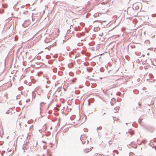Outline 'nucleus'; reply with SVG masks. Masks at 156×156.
<instances>
[{
  "label": "nucleus",
  "mask_w": 156,
  "mask_h": 156,
  "mask_svg": "<svg viewBox=\"0 0 156 156\" xmlns=\"http://www.w3.org/2000/svg\"><path fill=\"white\" fill-rule=\"evenodd\" d=\"M48 97V98H49V97H48H48Z\"/></svg>",
  "instance_id": "nucleus-44"
},
{
  "label": "nucleus",
  "mask_w": 156,
  "mask_h": 156,
  "mask_svg": "<svg viewBox=\"0 0 156 156\" xmlns=\"http://www.w3.org/2000/svg\"><path fill=\"white\" fill-rule=\"evenodd\" d=\"M44 102H41V103H40V110H41V104H44Z\"/></svg>",
  "instance_id": "nucleus-22"
},
{
  "label": "nucleus",
  "mask_w": 156,
  "mask_h": 156,
  "mask_svg": "<svg viewBox=\"0 0 156 156\" xmlns=\"http://www.w3.org/2000/svg\"><path fill=\"white\" fill-rule=\"evenodd\" d=\"M49 56V55H46V58H48V57Z\"/></svg>",
  "instance_id": "nucleus-31"
},
{
  "label": "nucleus",
  "mask_w": 156,
  "mask_h": 156,
  "mask_svg": "<svg viewBox=\"0 0 156 156\" xmlns=\"http://www.w3.org/2000/svg\"><path fill=\"white\" fill-rule=\"evenodd\" d=\"M9 110H7V111L6 112V114H9Z\"/></svg>",
  "instance_id": "nucleus-19"
},
{
  "label": "nucleus",
  "mask_w": 156,
  "mask_h": 156,
  "mask_svg": "<svg viewBox=\"0 0 156 156\" xmlns=\"http://www.w3.org/2000/svg\"><path fill=\"white\" fill-rule=\"evenodd\" d=\"M1 155H3L2 154H1Z\"/></svg>",
  "instance_id": "nucleus-47"
},
{
  "label": "nucleus",
  "mask_w": 156,
  "mask_h": 156,
  "mask_svg": "<svg viewBox=\"0 0 156 156\" xmlns=\"http://www.w3.org/2000/svg\"><path fill=\"white\" fill-rule=\"evenodd\" d=\"M42 142L43 143H46V142L44 141H42Z\"/></svg>",
  "instance_id": "nucleus-35"
},
{
  "label": "nucleus",
  "mask_w": 156,
  "mask_h": 156,
  "mask_svg": "<svg viewBox=\"0 0 156 156\" xmlns=\"http://www.w3.org/2000/svg\"><path fill=\"white\" fill-rule=\"evenodd\" d=\"M128 123H126V124H128Z\"/></svg>",
  "instance_id": "nucleus-46"
},
{
  "label": "nucleus",
  "mask_w": 156,
  "mask_h": 156,
  "mask_svg": "<svg viewBox=\"0 0 156 156\" xmlns=\"http://www.w3.org/2000/svg\"><path fill=\"white\" fill-rule=\"evenodd\" d=\"M105 113H104L103 114V115H104L105 114Z\"/></svg>",
  "instance_id": "nucleus-41"
},
{
  "label": "nucleus",
  "mask_w": 156,
  "mask_h": 156,
  "mask_svg": "<svg viewBox=\"0 0 156 156\" xmlns=\"http://www.w3.org/2000/svg\"><path fill=\"white\" fill-rule=\"evenodd\" d=\"M145 87H144V88H143V90H144V89H145Z\"/></svg>",
  "instance_id": "nucleus-38"
},
{
  "label": "nucleus",
  "mask_w": 156,
  "mask_h": 156,
  "mask_svg": "<svg viewBox=\"0 0 156 156\" xmlns=\"http://www.w3.org/2000/svg\"><path fill=\"white\" fill-rule=\"evenodd\" d=\"M82 137H81V136L80 137V140H81L82 142V144H85L86 143V141H83V140L82 139Z\"/></svg>",
  "instance_id": "nucleus-10"
},
{
  "label": "nucleus",
  "mask_w": 156,
  "mask_h": 156,
  "mask_svg": "<svg viewBox=\"0 0 156 156\" xmlns=\"http://www.w3.org/2000/svg\"><path fill=\"white\" fill-rule=\"evenodd\" d=\"M93 69V68H87V71L88 72H91Z\"/></svg>",
  "instance_id": "nucleus-7"
},
{
  "label": "nucleus",
  "mask_w": 156,
  "mask_h": 156,
  "mask_svg": "<svg viewBox=\"0 0 156 156\" xmlns=\"http://www.w3.org/2000/svg\"><path fill=\"white\" fill-rule=\"evenodd\" d=\"M100 71L101 72H103L104 71V69L103 68H101L100 69Z\"/></svg>",
  "instance_id": "nucleus-14"
},
{
  "label": "nucleus",
  "mask_w": 156,
  "mask_h": 156,
  "mask_svg": "<svg viewBox=\"0 0 156 156\" xmlns=\"http://www.w3.org/2000/svg\"><path fill=\"white\" fill-rule=\"evenodd\" d=\"M129 145H131L132 147L135 148H137V146H135V145H133L132 142L130 144H129Z\"/></svg>",
  "instance_id": "nucleus-8"
},
{
  "label": "nucleus",
  "mask_w": 156,
  "mask_h": 156,
  "mask_svg": "<svg viewBox=\"0 0 156 156\" xmlns=\"http://www.w3.org/2000/svg\"><path fill=\"white\" fill-rule=\"evenodd\" d=\"M15 108V107H12V108H11V109H13Z\"/></svg>",
  "instance_id": "nucleus-32"
},
{
  "label": "nucleus",
  "mask_w": 156,
  "mask_h": 156,
  "mask_svg": "<svg viewBox=\"0 0 156 156\" xmlns=\"http://www.w3.org/2000/svg\"><path fill=\"white\" fill-rule=\"evenodd\" d=\"M116 101L115 99H114V98H112L111 100V105L112 106L113 105H114V104L116 103Z\"/></svg>",
  "instance_id": "nucleus-5"
},
{
  "label": "nucleus",
  "mask_w": 156,
  "mask_h": 156,
  "mask_svg": "<svg viewBox=\"0 0 156 156\" xmlns=\"http://www.w3.org/2000/svg\"><path fill=\"white\" fill-rule=\"evenodd\" d=\"M80 44H81V43H79L77 44L78 46H80Z\"/></svg>",
  "instance_id": "nucleus-27"
},
{
  "label": "nucleus",
  "mask_w": 156,
  "mask_h": 156,
  "mask_svg": "<svg viewBox=\"0 0 156 156\" xmlns=\"http://www.w3.org/2000/svg\"><path fill=\"white\" fill-rule=\"evenodd\" d=\"M111 141H109L108 142L109 144L110 145L112 144L110 142Z\"/></svg>",
  "instance_id": "nucleus-30"
},
{
  "label": "nucleus",
  "mask_w": 156,
  "mask_h": 156,
  "mask_svg": "<svg viewBox=\"0 0 156 156\" xmlns=\"http://www.w3.org/2000/svg\"><path fill=\"white\" fill-rule=\"evenodd\" d=\"M45 87L46 88H51V87L49 85H46L45 86Z\"/></svg>",
  "instance_id": "nucleus-15"
},
{
  "label": "nucleus",
  "mask_w": 156,
  "mask_h": 156,
  "mask_svg": "<svg viewBox=\"0 0 156 156\" xmlns=\"http://www.w3.org/2000/svg\"><path fill=\"white\" fill-rule=\"evenodd\" d=\"M144 12L143 11H140V12H138L137 14L138 15V16H144H144H143L142 15V13H144Z\"/></svg>",
  "instance_id": "nucleus-6"
},
{
  "label": "nucleus",
  "mask_w": 156,
  "mask_h": 156,
  "mask_svg": "<svg viewBox=\"0 0 156 156\" xmlns=\"http://www.w3.org/2000/svg\"><path fill=\"white\" fill-rule=\"evenodd\" d=\"M30 99H27L26 100V102H28L29 101Z\"/></svg>",
  "instance_id": "nucleus-23"
},
{
  "label": "nucleus",
  "mask_w": 156,
  "mask_h": 156,
  "mask_svg": "<svg viewBox=\"0 0 156 156\" xmlns=\"http://www.w3.org/2000/svg\"><path fill=\"white\" fill-rule=\"evenodd\" d=\"M69 76H74V73L72 72H70L69 73Z\"/></svg>",
  "instance_id": "nucleus-12"
},
{
  "label": "nucleus",
  "mask_w": 156,
  "mask_h": 156,
  "mask_svg": "<svg viewBox=\"0 0 156 156\" xmlns=\"http://www.w3.org/2000/svg\"><path fill=\"white\" fill-rule=\"evenodd\" d=\"M102 128V127L101 126H99V127H98L97 129H101Z\"/></svg>",
  "instance_id": "nucleus-17"
},
{
  "label": "nucleus",
  "mask_w": 156,
  "mask_h": 156,
  "mask_svg": "<svg viewBox=\"0 0 156 156\" xmlns=\"http://www.w3.org/2000/svg\"><path fill=\"white\" fill-rule=\"evenodd\" d=\"M99 156H103V154H99Z\"/></svg>",
  "instance_id": "nucleus-33"
},
{
  "label": "nucleus",
  "mask_w": 156,
  "mask_h": 156,
  "mask_svg": "<svg viewBox=\"0 0 156 156\" xmlns=\"http://www.w3.org/2000/svg\"><path fill=\"white\" fill-rule=\"evenodd\" d=\"M117 109H118V108L117 107L115 108H114L115 110L116 111L117 110Z\"/></svg>",
  "instance_id": "nucleus-29"
},
{
  "label": "nucleus",
  "mask_w": 156,
  "mask_h": 156,
  "mask_svg": "<svg viewBox=\"0 0 156 156\" xmlns=\"http://www.w3.org/2000/svg\"><path fill=\"white\" fill-rule=\"evenodd\" d=\"M101 4L105 5V3L104 2H103L101 3Z\"/></svg>",
  "instance_id": "nucleus-28"
},
{
  "label": "nucleus",
  "mask_w": 156,
  "mask_h": 156,
  "mask_svg": "<svg viewBox=\"0 0 156 156\" xmlns=\"http://www.w3.org/2000/svg\"><path fill=\"white\" fill-rule=\"evenodd\" d=\"M142 55L143 57L144 56V55Z\"/></svg>",
  "instance_id": "nucleus-45"
},
{
  "label": "nucleus",
  "mask_w": 156,
  "mask_h": 156,
  "mask_svg": "<svg viewBox=\"0 0 156 156\" xmlns=\"http://www.w3.org/2000/svg\"><path fill=\"white\" fill-rule=\"evenodd\" d=\"M134 11L132 8L128 9L127 11L128 14L130 15L131 16H134Z\"/></svg>",
  "instance_id": "nucleus-2"
},
{
  "label": "nucleus",
  "mask_w": 156,
  "mask_h": 156,
  "mask_svg": "<svg viewBox=\"0 0 156 156\" xmlns=\"http://www.w3.org/2000/svg\"><path fill=\"white\" fill-rule=\"evenodd\" d=\"M81 44H82V45H83V43H81Z\"/></svg>",
  "instance_id": "nucleus-43"
},
{
  "label": "nucleus",
  "mask_w": 156,
  "mask_h": 156,
  "mask_svg": "<svg viewBox=\"0 0 156 156\" xmlns=\"http://www.w3.org/2000/svg\"><path fill=\"white\" fill-rule=\"evenodd\" d=\"M76 78H74L72 80H70V82L71 83H74L76 80Z\"/></svg>",
  "instance_id": "nucleus-9"
},
{
  "label": "nucleus",
  "mask_w": 156,
  "mask_h": 156,
  "mask_svg": "<svg viewBox=\"0 0 156 156\" xmlns=\"http://www.w3.org/2000/svg\"><path fill=\"white\" fill-rule=\"evenodd\" d=\"M147 129L151 132H153L155 129L154 127L152 126H149L147 128Z\"/></svg>",
  "instance_id": "nucleus-3"
},
{
  "label": "nucleus",
  "mask_w": 156,
  "mask_h": 156,
  "mask_svg": "<svg viewBox=\"0 0 156 156\" xmlns=\"http://www.w3.org/2000/svg\"><path fill=\"white\" fill-rule=\"evenodd\" d=\"M142 143V142L140 143L139 144V145H141V144Z\"/></svg>",
  "instance_id": "nucleus-37"
},
{
  "label": "nucleus",
  "mask_w": 156,
  "mask_h": 156,
  "mask_svg": "<svg viewBox=\"0 0 156 156\" xmlns=\"http://www.w3.org/2000/svg\"><path fill=\"white\" fill-rule=\"evenodd\" d=\"M138 105L139 106H140V107L141 106V103H140V102H139L138 103Z\"/></svg>",
  "instance_id": "nucleus-24"
},
{
  "label": "nucleus",
  "mask_w": 156,
  "mask_h": 156,
  "mask_svg": "<svg viewBox=\"0 0 156 156\" xmlns=\"http://www.w3.org/2000/svg\"><path fill=\"white\" fill-rule=\"evenodd\" d=\"M93 16L95 17H96L98 16H99V14L98 13H95V14H94L93 15Z\"/></svg>",
  "instance_id": "nucleus-13"
},
{
  "label": "nucleus",
  "mask_w": 156,
  "mask_h": 156,
  "mask_svg": "<svg viewBox=\"0 0 156 156\" xmlns=\"http://www.w3.org/2000/svg\"><path fill=\"white\" fill-rule=\"evenodd\" d=\"M52 39H51L49 37H46V39L44 40V42L48 43V42H51Z\"/></svg>",
  "instance_id": "nucleus-4"
},
{
  "label": "nucleus",
  "mask_w": 156,
  "mask_h": 156,
  "mask_svg": "<svg viewBox=\"0 0 156 156\" xmlns=\"http://www.w3.org/2000/svg\"><path fill=\"white\" fill-rule=\"evenodd\" d=\"M154 142H156V140H154Z\"/></svg>",
  "instance_id": "nucleus-40"
},
{
  "label": "nucleus",
  "mask_w": 156,
  "mask_h": 156,
  "mask_svg": "<svg viewBox=\"0 0 156 156\" xmlns=\"http://www.w3.org/2000/svg\"><path fill=\"white\" fill-rule=\"evenodd\" d=\"M94 22H101V21L100 20H96L95 21H94Z\"/></svg>",
  "instance_id": "nucleus-16"
},
{
  "label": "nucleus",
  "mask_w": 156,
  "mask_h": 156,
  "mask_svg": "<svg viewBox=\"0 0 156 156\" xmlns=\"http://www.w3.org/2000/svg\"><path fill=\"white\" fill-rule=\"evenodd\" d=\"M140 80V79H137V81H139Z\"/></svg>",
  "instance_id": "nucleus-34"
},
{
  "label": "nucleus",
  "mask_w": 156,
  "mask_h": 156,
  "mask_svg": "<svg viewBox=\"0 0 156 156\" xmlns=\"http://www.w3.org/2000/svg\"><path fill=\"white\" fill-rule=\"evenodd\" d=\"M142 6V4L140 2H136L134 3L132 6V8L134 11L135 10H138V11L140 10L141 8V6Z\"/></svg>",
  "instance_id": "nucleus-1"
},
{
  "label": "nucleus",
  "mask_w": 156,
  "mask_h": 156,
  "mask_svg": "<svg viewBox=\"0 0 156 156\" xmlns=\"http://www.w3.org/2000/svg\"><path fill=\"white\" fill-rule=\"evenodd\" d=\"M47 83L48 84H49L50 83V82L49 81H47Z\"/></svg>",
  "instance_id": "nucleus-25"
},
{
  "label": "nucleus",
  "mask_w": 156,
  "mask_h": 156,
  "mask_svg": "<svg viewBox=\"0 0 156 156\" xmlns=\"http://www.w3.org/2000/svg\"><path fill=\"white\" fill-rule=\"evenodd\" d=\"M152 17H155L156 16V13L153 14L152 15Z\"/></svg>",
  "instance_id": "nucleus-18"
},
{
  "label": "nucleus",
  "mask_w": 156,
  "mask_h": 156,
  "mask_svg": "<svg viewBox=\"0 0 156 156\" xmlns=\"http://www.w3.org/2000/svg\"><path fill=\"white\" fill-rule=\"evenodd\" d=\"M140 120H141V119H139V121H140Z\"/></svg>",
  "instance_id": "nucleus-42"
},
{
  "label": "nucleus",
  "mask_w": 156,
  "mask_h": 156,
  "mask_svg": "<svg viewBox=\"0 0 156 156\" xmlns=\"http://www.w3.org/2000/svg\"><path fill=\"white\" fill-rule=\"evenodd\" d=\"M15 40L16 41H17L16 39V38L15 39Z\"/></svg>",
  "instance_id": "nucleus-39"
},
{
  "label": "nucleus",
  "mask_w": 156,
  "mask_h": 156,
  "mask_svg": "<svg viewBox=\"0 0 156 156\" xmlns=\"http://www.w3.org/2000/svg\"><path fill=\"white\" fill-rule=\"evenodd\" d=\"M88 142H89V141L88 140H87V144H88Z\"/></svg>",
  "instance_id": "nucleus-36"
},
{
  "label": "nucleus",
  "mask_w": 156,
  "mask_h": 156,
  "mask_svg": "<svg viewBox=\"0 0 156 156\" xmlns=\"http://www.w3.org/2000/svg\"><path fill=\"white\" fill-rule=\"evenodd\" d=\"M28 12L27 11H26L25 12H24L23 14H27V13Z\"/></svg>",
  "instance_id": "nucleus-20"
},
{
  "label": "nucleus",
  "mask_w": 156,
  "mask_h": 156,
  "mask_svg": "<svg viewBox=\"0 0 156 156\" xmlns=\"http://www.w3.org/2000/svg\"><path fill=\"white\" fill-rule=\"evenodd\" d=\"M25 5H23L21 7V8H24L25 7Z\"/></svg>",
  "instance_id": "nucleus-26"
},
{
  "label": "nucleus",
  "mask_w": 156,
  "mask_h": 156,
  "mask_svg": "<svg viewBox=\"0 0 156 156\" xmlns=\"http://www.w3.org/2000/svg\"><path fill=\"white\" fill-rule=\"evenodd\" d=\"M61 87H58L57 90H56V92H59L61 90Z\"/></svg>",
  "instance_id": "nucleus-11"
},
{
  "label": "nucleus",
  "mask_w": 156,
  "mask_h": 156,
  "mask_svg": "<svg viewBox=\"0 0 156 156\" xmlns=\"http://www.w3.org/2000/svg\"><path fill=\"white\" fill-rule=\"evenodd\" d=\"M88 106H90V100H88Z\"/></svg>",
  "instance_id": "nucleus-21"
}]
</instances>
